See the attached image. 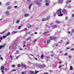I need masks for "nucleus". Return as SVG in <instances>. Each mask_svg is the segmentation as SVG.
<instances>
[{"label":"nucleus","instance_id":"obj_1","mask_svg":"<svg viewBox=\"0 0 74 74\" xmlns=\"http://www.w3.org/2000/svg\"><path fill=\"white\" fill-rule=\"evenodd\" d=\"M57 13L58 14L59 16H62L63 15V14L62 13L61 9H59L57 12Z\"/></svg>","mask_w":74,"mask_h":74},{"label":"nucleus","instance_id":"obj_2","mask_svg":"<svg viewBox=\"0 0 74 74\" xmlns=\"http://www.w3.org/2000/svg\"><path fill=\"white\" fill-rule=\"evenodd\" d=\"M35 3L36 4L38 5V6L39 7H40V6H41V4L40 3H39V1H38L37 0H35Z\"/></svg>","mask_w":74,"mask_h":74},{"label":"nucleus","instance_id":"obj_3","mask_svg":"<svg viewBox=\"0 0 74 74\" xmlns=\"http://www.w3.org/2000/svg\"><path fill=\"white\" fill-rule=\"evenodd\" d=\"M5 15L7 16L8 15H10V12L9 11H8L5 12Z\"/></svg>","mask_w":74,"mask_h":74},{"label":"nucleus","instance_id":"obj_4","mask_svg":"<svg viewBox=\"0 0 74 74\" xmlns=\"http://www.w3.org/2000/svg\"><path fill=\"white\" fill-rule=\"evenodd\" d=\"M62 12L64 14H66V10H62Z\"/></svg>","mask_w":74,"mask_h":74},{"label":"nucleus","instance_id":"obj_5","mask_svg":"<svg viewBox=\"0 0 74 74\" xmlns=\"http://www.w3.org/2000/svg\"><path fill=\"white\" fill-rule=\"evenodd\" d=\"M27 27L28 28H31V27H32V26L30 24H28L27 25Z\"/></svg>","mask_w":74,"mask_h":74},{"label":"nucleus","instance_id":"obj_6","mask_svg":"<svg viewBox=\"0 0 74 74\" xmlns=\"http://www.w3.org/2000/svg\"><path fill=\"white\" fill-rule=\"evenodd\" d=\"M55 23H56L57 24H59V23H60L61 22L60 21H56V22H55Z\"/></svg>","mask_w":74,"mask_h":74},{"label":"nucleus","instance_id":"obj_7","mask_svg":"<svg viewBox=\"0 0 74 74\" xmlns=\"http://www.w3.org/2000/svg\"><path fill=\"white\" fill-rule=\"evenodd\" d=\"M21 66L22 67H25V68H26V65H25V64H22L21 65Z\"/></svg>","mask_w":74,"mask_h":74},{"label":"nucleus","instance_id":"obj_8","mask_svg":"<svg viewBox=\"0 0 74 74\" xmlns=\"http://www.w3.org/2000/svg\"><path fill=\"white\" fill-rule=\"evenodd\" d=\"M50 40H53V38H52V36H51L49 37Z\"/></svg>","mask_w":74,"mask_h":74},{"label":"nucleus","instance_id":"obj_9","mask_svg":"<svg viewBox=\"0 0 74 74\" xmlns=\"http://www.w3.org/2000/svg\"><path fill=\"white\" fill-rule=\"evenodd\" d=\"M58 1H59V3H62L63 2L62 0H58Z\"/></svg>","mask_w":74,"mask_h":74},{"label":"nucleus","instance_id":"obj_10","mask_svg":"<svg viewBox=\"0 0 74 74\" xmlns=\"http://www.w3.org/2000/svg\"><path fill=\"white\" fill-rule=\"evenodd\" d=\"M10 4V2H8V3H6L5 5L7 6V5H9Z\"/></svg>","mask_w":74,"mask_h":74},{"label":"nucleus","instance_id":"obj_11","mask_svg":"<svg viewBox=\"0 0 74 74\" xmlns=\"http://www.w3.org/2000/svg\"><path fill=\"white\" fill-rule=\"evenodd\" d=\"M71 0H70L68 1H67L66 2V4H68V3H71Z\"/></svg>","mask_w":74,"mask_h":74},{"label":"nucleus","instance_id":"obj_12","mask_svg":"<svg viewBox=\"0 0 74 74\" xmlns=\"http://www.w3.org/2000/svg\"><path fill=\"white\" fill-rule=\"evenodd\" d=\"M44 55H41V56L40 57V58L42 59H44Z\"/></svg>","mask_w":74,"mask_h":74},{"label":"nucleus","instance_id":"obj_13","mask_svg":"<svg viewBox=\"0 0 74 74\" xmlns=\"http://www.w3.org/2000/svg\"><path fill=\"white\" fill-rule=\"evenodd\" d=\"M1 70H4V66L3 65H2L1 68Z\"/></svg>","mask_w":74,"mask_h":74},{"label":"nucleus","instance_id":"obj_14","mask_svg":"<svg viewBox=\"0 0 74 74\" xmlns=\"http://www.w3.org/2000/svg\"><path fill=\"white\" fill-rule=\"evenodd\" d=\"M73 69V66H70V70H72Z\"/></svg>","mask_w":74,"mask_h":74},{"label":"nucleus","instance_id":"obj_15","mask_svg":"<svg viewBox=\"0 0 74 74\" xmlns=\"http://www.w3.org/2000/svg\"><path fill=\"white\" fill-rule=\"evenodd\" d=\"M32 4H31L29 6V9L30 10L31 8L32 7Z\"/></svg>","mask_w":74,"mask_h":74},{"label":"nucleus","instance_id":"obj_16","mask_svg":"<svg viewBox=\"0 0 74 74\" xmlns=\"http://www.w3.org/2000/svg\"><path fill=\"white\" fill-rule=\"evenodd\" d=\"M50 40H48L47 41V44H49V42L50 41Z\"/></svg>","mask_w":74,"mask_h":74},{"label":"nucleus","instance_id":"obj_17","mask_svg":"<svg viewBox=\"0 0 74 74\" xmlns=\"http://www.w3.org/2000/svg\"><path fill=\"white\" fill-rule=\"evenodd\" d=\"M50 18V16H48L46 18V20H48V19H49Z\"/></svg>","mask_w":74,"mask_h":74},{"label":"nucleus","instance_id":"obj_18","mask_svg":"<svg viewBox=\"0 0 74 74\" xmlns=\"http://www.w3.org/2000/svg\"><path fill=\"white\" fill-rule=\"evenodd\" d=\"M57 39V37H53V40H56Z\"/></svg>","mask_w":74,"mask_h":74},{"label":"nucleus","instance_id":"obj_19","mask_svg":"<svg viewBox=\"0 0 74 74\" xmlns=\"http://www.w3.org/2000/svg\"><path fill=\"white\" fill-rule=\"evenodd\" d=\"M45 5L46 6H48L49 5V3H47L46 2V3H45Z\"/></svg>","mask_w":74,"mask_h":74},{"label":"nucleus","instance_id":"obj_20","mask_svg":"<svg viewBox=\"0 0 74 74\" xmlns=\"http://www.w3.org/2000/svg\"><path fill=\"white\" fill-rule=\"evenodd\" d=\"M2 47H4V46H3V45L0 46V49H1V48H2Z\"/></svg>","mask_w":74,"mask_h":74},{"label":"nucleus","instance_id":"obj_21","mask_svg":"<svg viewBox=\"0 0 74 74\" xmlns=\"http://www.w3.org/2000/svg\"><path fill=\"white\" fill-rule=\"evenodd\" d=\"M30 39H31V38H30V37H29L27 39V41H28L29 40H30Z\"/></svg>","mask_w":74,"mask_h":74},{"label":"nucleus","instance_id":"obj_22","mask_svg":"<svg viewBox=\"0 0 74 74\" xmlns=\"http://www.w3.org/2000/svg\"><path fill=\"white\" fill-rule=\"evenodd\" d=\"M49 33V31H47V32H44V34H47V33Z\"/></svg>","mask_w":74,"mask_h":74},{"label":"nucleus","instance_id":"obj_23","mask_svg":"<svg viewBox=\"0 0 74 74\" xmlns=\"http://www.w3.org/2000/svg\"><path fill=\"white\" fill-rule=\"evenodd\" d=\"M11 6H8L7 9H8V10L10 9H11Z\"/></svg>","mask_w":74,"mask_h":74},{"label":"nucleus","instance_id":"obj_24","mask_svg":"<svg viewBox=\"0 0 74 74\" xmlns=\"http://www.w3.org/2000/svg\"><path fill=\"white\" fill-rule=\"evenodd\" d=\"M46 20H47L46 18H43L42 19V21H45Z\"/></svg>","mask_w":74,"mask_h":74},{"label":"nucleus","instance_id":"obj_25","mask_svg":"<svg viewBox=\"0 0 74 74\" xmlns=\"http://www.w3.org/2000/svg\"><path fill=\"white\" fill-rule=\"evenodd\" d=\"M58 27V26L56 25H54L53 26V27Z\"/></svg>","mask_w":74,"mask_h":74},{"label":"nucleus","instance_id":"obj_26","mask_svg":"<svg viewBox=\"0 0 74 74\" xmlns=\"http://www.w3.org/2000/svg\"><path fill=\"white\" fill-rule=\"evenodd\" d=\"M25 16L27 17V16H29V14H26L25 15Z\"/></svg>","mask_w":74,"mask_h":74},{"label":"nucleus","instance_id":"obj_27","mask_svg":"<svg viewBox=\"0 0 74 74\" xmlns=\"http://www.w3.org/2000/svg\"><path fill=\"white\" fill-rule=\"evenodd\" d=\"M0 39H1V40H0V42H1V40H3V38H2V37H0Z\"/></svg>","mask_w":74,"mask_h":74},{"label":"nucleus","instance_id":"obj_28","mask_svg":"<svg viewBox=\"0 0 74 74\" xmlns=\"http://www.w3.org/2000/svg\"><path fill=\"white\" fill-rule=\"evenodd\" d=\"M19 22H20V21L19 20H17L16 21V23H19Z\"/></svg>","mask_w":74,"mask_h":74},{"label":"nucleus","instance_id":"obj_29","mask_svg":"<svg viewBox=\"0 0 74 74\" xmlns=\"http://www.w3.org/2000/svg\"><path fill=\"white\" fill-rule=\"evenodd\" d=\"M5 32H6V31H4L2 33L0 32V34H3V33H5Z\"/></svg>","mask_w":74,"mask_h":74},{"label":"nucleus","instance_id":"obj_30","mask_svg":"<svg viewBox=\"0 0 74 74\" xmlns=\"http://www.w3.org/2000/svg\"><path fill=\"white\" fill-rule=\"evenodd\" d=\"M49 1V0H45V2L46 3H47Z\"/></svg>","mask_w":74,"mask_h":74},{"label":"nucleus","instance_id":"obj_31","mask_svg":"<svg viewBox=\"0 0 74 74\" xmlns=\"http://www.w3.org/2000/svg\"><path fill=\"white\" fill-rule=\"evenodd\" d=\"M36 41H37V39H35L33 42H35Z\"/></svg>","mask_w":74,"mask_h":74},{"label":"nucleus","instance_id":"obj_32","mask_svg":"<svg viewBox=\"0 0 74 74\" xmlns=\"http://www.w3.org/2000/svg\"><path fill=\"white\" fill-rule=\"evenodd\" d=\"M46 58H47V59H49V56H47L46 57Z\"/></svg>","mask_w":74,"mask_h":74},{"label":"nucleus","instance_id":"obj_33","mask_svg":"<svg viewBox=\"0 0 74 74\" xmlns=\"http://www.w3.org/2000/svg\"><path fill=\"white\" fill-rule=\"evenodd\" d=\"M12 67H14L15 66V65H12Z\"/></svg>","mask_w":74,"mask_h":74},{"label":"nucleus","instance_id":"obj_34","mask_svg":"<svg viewBox=\"0 0 74 74\" xmlns=\"http://www.w3.org/2000/svg\"><path fill=\"white\" fill-rule=\"evenodd\" d=\"M18 67H21V65H20V64H18Z\"/></svg>","mask_w":74,"mask_h":74},{"label":"nucleus","instance_id":"obj_35","mask_svg":"<svg viewBox=\"0 0 74 74\" xmlns=\"http://www.w3.org/2000/svg\"><path fill=\"white\" fill-rule=\"evenodd\" d=\"M64 56H66V55H67V53H65L64 54Z\"/></svg>","mask_w":74,"mask_h":74},{"label":"nucleus","instance_id":"obj_36","mask_svg":"<svg viewBox=\"0 0 74 74\" xmlns=\"http://www.w3.org/2000/svg\"><path fill=\"white\" fill-rule=\"evenodd\" d=\"M21 28V26H19L18 27V29H20Z\"/></svg>","mask_w":74,"mask_h":74},{"label":"nucleus","instance_id":"obj_37","mask_svg":"<svg viewBox=\"0 0 74 74\" xmlns=\"http://www.w3.org/2000/svg\"><path fill=\"white\" fill-rule=\"evenodd\" d=\"M5 37H6L5 36H3V38H5Z\"/></svg>","mask_w":74,"mask_h":74},{"label":"nucleus","instance_id":"obj_38","mask_svg":"<svg viewBox=\"0 0 74 74\" xmlns=\"http://www.w3.org/2000/svg\"><path fill=\"white\" fill-rule=\"evenodd\" d=\"M27 30V28H25V29H24V31H26V30Z\"/></svg>","mask_w":74,"mask_h":74},{"label":"nucleus","instance_id":"obj_39","mask_svg":"<svg viewBox=\"0 0 74 74\" xmlns=\"http://www.w3.org/2000/svg\"><path fill=\"white\" fill-rule=\"evenodd\" d=\"M71 56H69V59H71Z\"/></svg>","mask_w":74,"mask_h":74},{"label":"nucleus","instance_id":"obj_40","mask_svg":"<svg viewBox=\"0 0 74 74\" xmlns=\"http://www.w3.org/2000/svg\"><path fill=\"white\" fill-rule=\"evenodd\" d=\"M1 60H3V57H1Z\"/></svg>","mask_w":74,"mask_h":74},{"label":"nucleus","instance_id":"obj_41","mask_svg":"<svg viewBox=\"0 0 74 74\" xmlns=\"http://www.w3.org/2000/svg\"><path fill=\"white\" fill-rule=\"evenodd\" d=\"M10 58H11V59H12V57L11 56H10Z\"/></svg>","mask_w":74,"mask_h":74},{"label":"nucleus","instance_id":"obj_42","mask_svg":"<svg viewBox=\"0 0 74 74\" xmlns=\"http://www.w3.org/2000/svg\"><path fill=\"white\" fill-rule=\"evenodd\" d=\"M27 1H29V2H31V0H27Z\"/></svg>","mask_w":74,"mask_h":74},{"label":"nucleus","instance_id":"obj_43","mask_svg":"<svg viewBox=\"0 0 74 74\" xmlns=\"http://www.w3.org/2000/svg\"><path fill=\"white\" fill-rule=\"evenodd\" d=\"M70 49V47H67L66 48V49Z\"/></svg>","mask_w":74,"mask_h":74},{"label":"nucleus","instance_id":"obj_44","mask_svg":"<svg viewBox=\"0 0 74 74\" xmlns=\"http://www.w3.org/2000/svg\"><path fill=\"white\" fill-rule=\"evenodd\" d=\"M9 35L8 34H6V36H9Z\"/></svg>","mask_w":74,"mask_h":74},{"label":"nucleus","instance_id":"obj_45","mask_svg":"<svg viewBox=\"0 0 74 74\" xmlns=\"http://www.w3.org/2000/svg\"><path fill=\"white\" fill-rule=\"evenodd\" d=\"M18 32L17 31L15 32H14V34H15L16 33H17Z\"/></svg>","mask_w":74,"mask_h":74},{"label":"nucleus","instance_id":"obj_46","mask_svg":"<svg viewBox=\"0 0 74 74\" xmlns=\"http://www.w3.org/2000/svg\"><path fill=\"white\" fill-rule=\"evenodd\" d=\"M5 70L6 71H7V68H5Z\"/></svg>","mask_w":74,"mask_h":74},{"label":"nucleus","instance_id":"obj_47","mask_svg":"<svg viewBox=\"0 0 74 74\" xmlns=\"http://www.w3.org/2000/svg\"><path fill=\"white\" fill-rule=\"evenodd\" d=\"M8 34L9 35H10V34H11L10 33V32H8Z\"/></svg>","mask_w":74,"mask_h":74},{"label":"nucleus","instance_id":"obj_48","mask_svg":"<svg viewBox=\"0 0 74 74\" xmlns=\"http://www.w3.org/2000/svg\"><path fill=\"white\" fill-rule=\"evenodd\" d=\"M35 59H36V60H38L37 59V58H34Z\"/></svg>","mask_w":74,"mask_h":74},{"label":"nucleus","instance_id":"obj_49","mask_svg":"<svg viewBox=\"0 0 74 74\" xmlns=\"http://www.w3.org/2000/svg\"><path fill=\"white\" fill-rule=\"evenodd\" d=\"M44 74H49V73H44Z\"/></svg>","mask_w":74,"mask_h":74},{"label":"nucleus","instance_id":"obj_50","mask_svg":"<svg viewBox=\"0 0 74 74\" xmlns=\"http://www.w3.org/2000/svg\"><path fill=\"white\" fill-rule=\"evenodd\" d=\"M17 7H18V6H14V8H17Z\"/></svg>","mask_w":74,"mask_h":74},{"label":"nucleus","instance_id":"obj_51","mask_svg":"<svg viewBox=\"0 0 74 74\" xmlns=\"http://www.w3.org/2000/svg\"><path fill=\"white\" fill-rule=\"evenodd\" d=\"M74 17V14H72V17Z\"/></svg>","mask_w":74,"mask_h":74},{"label":"nucleus","instance_id":"obj_52","mask_svg":"<svg viewBox=\"0 0 74 74\" xmlns=\"http://www.w3.org/2000/svg\"><path fill=\"white\" fill-rule=\"evenodd\" d=\"M1 72H2V73H4V71L2 70L1 71Z\"/></svg>","mask_w":74,"mask_h":74},{"label":"nucleus","instance_id":"obj_53","mask_svg":"<svg viewBox=\"0 0 74 74\" xmlns=\"http://www.w3.org/2000/svg\"><path fill=\"white\" fill-rule=\"evenodd\" d=\"M74 50V49H71V51H73Z\"/></svg>","mask_w":74,"mask_h":74},{"label":"nucleus","instance_id":"obj_54","mask_svg":"<svg viewBox=\"0 0 74 74\" xmlns=\"http://www.w3.org/2000/svg\"><path fill=\"white\" fill-rule=\"evenodd\" d=\"M26 44V42H24L23 43V44Z\"/></svg>","mask_w":74,"mask_h":74},{"label":"nucleus","instance_id":"obj_55","mask_svg":"<svg viewBox=\"0 0 74 74\" xmlns=\"http://www.w3.org/2000/svg\"><path fill=\"white\" fill-rule=\"evenodd\" d=\"M69 42H67V43H66L67 45V44H69Z\"/></svg>","mask_w":74,"mask_h":74},{"label":"nucleus","instance_id":"obj_56","mask_svg":"<svg viewBox=\"0 0 74 74\" xmlns=\"http://www.w3.org/2000/svg\"><path fill=\"white\" fill-rule=\"evenodd\" d=\"M16 53H19V51H16Z\"/></svg>","mask_w":74,"mask_h":74},{"label":"nucleus","instance_id":"obj_57","mask_svg":"<svg viewBox=\"0 0 74 74\" xmlns=\"http://www.w3.org/2000/svg\"><path fill=\"white\" fill-rule=\"evenodd\" d=\"M61 67H62V66H59V68L60 69V68H61Z\"/></svg>","mask_w":74,"mask_h":74},{"label":"nucleus","instance_id":"obj_58","mask_svg":"<svg viewBox=\"0 0 74 74\" xmlns=\"http://www.w3.org/2000/svg\"><path fill=\"white\" fill-rule=\"evenodd\" d=\"M72 32L73 33V32H74V29H73L72 30Z\"/></svg>","mask_w":74,"mask_h":74},{"label":"nucleus","instance_id":"obj_59","mask_svg":"<svg viewBox=\"0 0 74 74\" xmlns=\"http://www.w3.org/2000/svg\"><path fill=\"white\" fill-rule=\"evenodd\" d=\"M24 74H26V72L24 71Z\"/></svg>","mask_w":74,"mask_h":74},{"label":"nucleus","instance_id":"obj_60","mask_svg":"<svg viewBox=\"0 0 74 74\" xmlns=\"http://www.w3.org/2000/svg\"><path fill=\"white\" fill-rule=\"evenodd\" d=\"M19 58V57H16V59H18Z\"/></svg>","mask_w":74,"mask_h":74},{"label":"nucleus","instance_id":"obj_61","mask_svg":"<svg viewBox=\"0 0 74 74\" xmlns=\"http://www.w3.org/2000/svg\"><path fill=\"white\" fill-rule=\"evenodd\" d=\"M58 46V44L56 45V47H57Z\"/></svg>","mask_w":74,"mask_h":74},{"label":"nucleus","instance_id":"obj_62","mask_svg":"<svg viewBox=\"0 0 74 74\" xmlns=\"http://www.w3.org/2000/svg\"><path fill=\"white\" fill-rule=\"evenodd\" d=\"M67 18H68L67 16L65 18L66 19H67Z\"/></svg>","mask_w":74,"mask_h":74},{"label":"nucleus","instance_id":"obj_63","mask_svg":"<svg viewBox=\"0 0 74 74\" xmlns=\"http://www.w3.org/2000/svg\"><path fill=\"white\" fill-rule=\"evenodd\" d=\"M63 41V40H61L60 42H62Z\"/></svg>","mask_w":74,"mask_h":74},{"label":"nucleus","instance_id":"obj_64","mask_svg":"<svg viewBox=\"0 0 74 74\" xmlns=\"http://www.w3.org/2000/svg\"><path fill=\"white\" fill-rule=\"evenodd\" d=\"M38 73V72H36L35 74H37V73Z\"/></svg>","mask_w":74,"mask_h":74}]
</instances>
